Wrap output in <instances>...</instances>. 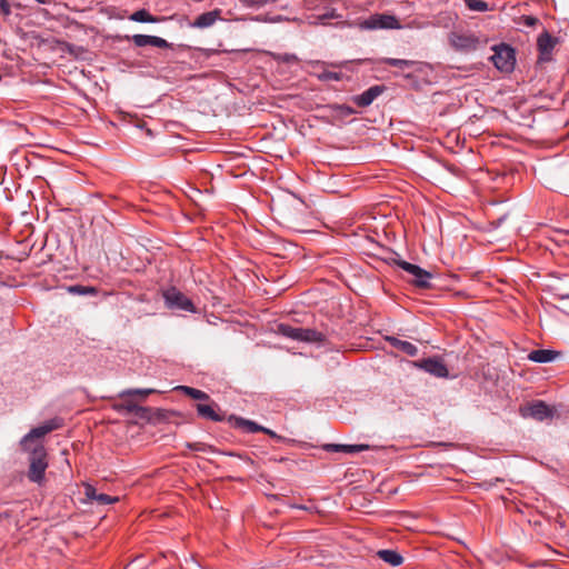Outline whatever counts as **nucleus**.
Here are the masks:
<instances>
[{
  "mask_svg": "<svg viewBox=\"0 0 569 569\" xmlns=\"http://www.w3.org/2000/svg\"><path fill=\"white\" fill-rule=\"evenodd\" d=\"M359 62H362V63H365V62H371V59H362V60H359Z\"/></svg>",
  "mask_w": 569,
  "mask_h": 569,
  "instance_id": "39",
  "label": "nucleus"
},
{
  "mask_svg": "<svg viewBox=\"0 0 569 569\" xmlns=\"http://www.w3.org/2000/svg\"><path fill=\"white\" fill-rule=\"evenodd\" d=\"M337 17H338V14H337L336 10H335V9H332V10H330V11H328V12H326V13H323V14L319 16V17H318V19H319L320 21H323V20H327V19H335V18H337Z\"/></svg>",
  "mask_w": 569,
  "mask_h": 569,
  "instance_id": "34",
  "label": "nucleus"
},
{
  "mask_svg": "<svg viewBox=\"0 0 569 569\" xmlns=\"http://www.w3.org/2000/svg\"><path fill=\"white\" fill-rule=\"evenodd\" d=\"M329 333L318 331L316 329L302 328L301 329V338L299 341L309 342V343H318L325 345L328 341Z\"/></svg>",
  "mask_w": 569,
  "mask_h": 569,
  "instance_id": "16",
  "label": "nucleus"
},
{
  "mask_svg": "<svg viewBox=\"0 0 569 569\" xmlns=\"http://www.w3.org/2000/svg\"><path fill=\"white\" fill-rule=\"evenodd\" d=\"M10 517H11V515H10V512H8V511H6V512H0V521H1L2 519H8V518H10Z\"/></svg>",
  "mask_w": 569,
  "mask_h": 569,
  "instance_id": "38",
  "label": "nucleus"
},
{
  "mask_svg": "<svg viewBox=\"0 0 569 569\" xmlns=\"http://www.w3.org/2000/svg\"><path fill=\"white\" fill-rule=\"evenodd\" d=\"M395 263L400 267L402 270L407 271L408 273H410L411 276H415L416 273H419L421 272V267L417 266V264H413V263H410L408 261H405V260H395Z\"/></svg>",
  "mask_w": 569,
  "mask_h": 569,
  "instance_id": "28",
  "label": "nucleus"
},
{
  "mask_svg": "<svg viewBox=\"0 0 569 569\" xmlns=\"http://www.w3.org/2000/svg\"><path fill=\"white\" fill-rule=\"evenodd\" d=\"M69 292L77 293V295H96L97 290L93 287H86V286H71L68 288Z\"/></svg>",
  "mask_w": 569,
  "mask_h": 569,
  "instance_id": "29",
  "label": "nucleus"
},
{
  "mask_svg": "<svg viewBox=\"0 0 569 569\" xmlns=\"http://www.w3.org/2000/svg\"><path fill=\"white\" fill-rule=\"evenodd\" d=\"M164 305L171 310H181L191 313L197 312V308L191 299L178 290L176 287H169L162 291Z\"/></svg>",
  "mask_w": 569,
  "mask_h": 569,
  "instance_id": "3",
  "label": "nucleus"
},
{
  "mask_svg": "<svg viewBox=\"0 0 569 569\" xmlns=\"http://www.w3.org/2000/svg\"><path fill=\"white\" fill-rule=\"evenodd\" d=\"M380 63L388 64L390 67H397L401 70L410 69V68H417V70H421L420 66L421 62L415 61V60H407V59H396V58H382L379 60Z\"/></svg>",
  "mask_w": 569,
  "mask_h": 569,
  "instance_id": "19",
  "label": "nucleus"
},
{
  "mask_svg": "<svg viewBox=\"0 0 569 569\" xmlns=\"http://www.w3.org/2000/svg\"><path fill=\"white\" fill-rule=\"evenodd\" d=\"M130 20L136 22H146V23H156L159 21V18L152 16L148 10L140 9L134 11L130 17Z\"/></svg>",
  "mask_w": 569,
  "mask_h": 569,
  "instance_id": "25",
  "label": "nucleus"
},
{
  "mask_svg": "<svg viewBox=\"0 0 569 569\" xmlns=\"http://www.w3.org/2000/svg\"><path fill=\"white\" fill-rule=\"evenodd\" d=\"M197 413L200 418L214 421V422H221L224 420V415L220 413V408L218 403L212 401L210 399V403H197L196 405Z\"/></svg>",
  "mask_w": 569,
  "mask_h": 569,
  "instance_id": "13",
  "label": "nucleus"
},
{
  "mask_svg": "<svg viewBox=\"0 0 569 569\" xmlns=\"http://www.w3.org/2000/svg\"><path fill=\"white\" fill-rule=\"evenodd\" d=\"M418 368L425 370L426 372L437 377V378H447L449 376V371L445 362L437 357H431L427 359H422L415 363Z\"/></svg>",
  "mask_w": 569,
  "mask_h": 569,
  "instance_id": "9",
  "label": "nucleus"
},
{
  "mask_svg": "<svg viewBox=\"0 0 569 569\" xmlns=\"http://www.w3.org/2000/svg\"><path fill=\"white\" fill-rule=\"evenodd\" d=\"M451 44L461 51H472L479 46V39L473 34H456L451 37Z\"/></svg>",
  "mask_w": 569,
  "mask_h": 569,
  "instance_id": "14",
  "label": "nucleus"
},
{
  "mask_svg": "<svg viewBox=\"0 0 569 569\" xmlns=\"http://www.w3.org/2000/svg\"><path fill=\"white\" fill-rule=\"evenodd\" d=\"M370 448L369 445H338V443H329L325 446L327 451L335 452H345V453H357L361 451H366Z\"/></svg>",
  "mask_w": 569,
  "mask_h": 569,
  "instance_id": "17",
  "label": "nucleus"
},
{
  "mask_svg": "<svg viewBox=\"0 0 569 569\" xmlns=\"http://www.w3.org/2000/svg\"><path fill=\"white\" fill-rule=\"evenodd\" d=\"M557 410L542 400H533L526 406L519 408V413L523 418H532L537 421L552 419Z\"/></svg>",
  "mask_w": 569,
  "mask_h": 569,
  "instance_id": "5",
  "label": "nucleus"
},
{
  "mask_svg": "<svg viewBox=\"0 0 569 569\" xmlns=\"http://www.w3.org/2000/svg\"><path fill=\"white\" fill-rule=\"evenodd\" d=\"M62 426L61 418H52L42 425L32 428L20 441V445L24 451L29 450L28 443L33 439L42 438L46 435L59 429Z\"/></svg>",
  "mask_w": 569,
  "mask_h": 569,
  "instance_id": "6",
  "label": "nucleus"
},
{
  "mask_svg": "<svg viewBox=\"0 0 569 569\" xmlns=\"http://www.w3.org/2000/svg\"><path fill=\"white\" fill-rule=\"evenodd\" d=\"M321 78L323 80L339 81V80H341V74L338 72L328 71V72H325Z\"/></svg>",
  "mask_w": 569,
  "mask_h": 569,
  "instance_id": "33",
  "label": "nucleus"
},
{
  "mask_svg": "<svg viewBox=\"0 0 569 569\" xmlns=\"http://www.w3.org/2000/svg\"><path fill=\"white\" fill-rule=\"evenodd\" d=\"M128 40H131L136 47L142 48L146 46H152L162 49H172L173 44L168 42L166 39L149 36V34H133L131 37H127Z\"/></svg>",
  "mask_w": 569,
  "mask_h": 569,
  "instance_id": "10",
  "label": "nucleus"
},
{
  "mask_svg": "<svg viewBox=\"0 0 569 569\" xmlns=\"http://www.w3.org/2000/svg\"><path fill=\"white\" fill-rule=\"evenodd\" d=\"M386 87L383 84H376L367 89L360 94L353 96L351 100L359 108L369 107L383 91Z\"/></svg>",
  "mask_w": 569,
  "mask_h": 569,
  "instance_id": "12",
  "label": "nucleus"
},
{
  "mask_svg": "<svg viewBox=\"0 0 569 569\" xmlns=\"http://www.w3.org/2000/svg\"><path fill=\"white\" fill-rule=\"evenodd\" d=\"M227 420L232 428L239 429L244 433L262 432L268 435L270 438L276 439L277 441H287L284 437L276 433L273 430L269 428L258 425L252 420L238 417L236 415H230Z\"/></svg>",
  "mask_w": 569,
  "mask_h": 569,
  "instance_id": "4",
  "label": "nucleus"
},
{
  "mask_svg": "<svg viewBox=\"0 0 569 569\" xmlns=\"http://www.w3.org/2000/svg\"><path fill=\"white\" fill-rule=\"evenodd\" d=\"M247 460H248L249 462H251V463L253 462V461H252V459H251V458H249V457H247Z\"/></svg>",
  "mask_w": 569,
  "mask_h": 569,
  "instance_id": "42",
  "label": "nucleus"
},
{
  "mask_svg": "<svg viewBox=\"0 0 569 569\" xmlns=\"http://www.w3.org/2000/svg\"><path fill=\"white\" fill-rule=\"evenodd\" d=\"M0 13L3 17H9L11 14V7L7 0H0Z\"/></svg>",
  "mask_w": 569,
  "mask_h": 569,
  "instance_id": "32",
  "label": "nucleus"
},
{
  "mask_svg": "<svg viewBox=\"0 0 569 569\" xmlns=\"http://www.w3.org/2000/svg\"><path fill=\"white\" fill-rule=\"evenodd\" d=\"M187 447L194 451H204L206 445L202 442L187 443Z\"/></svg>",
  "mask_w": 569,
  "mask_h": 569,
  "instance_id": "35",
  "label": "nucleus"
},
{
  "mask_svg": "<svg viewBox=\"0 0 569 569\" xmlns=\"http://www.w3.org/2000/svg\"><path fill=\"white\" fill-rule=\"evenodd\" d=\"M156 390L154 389H128V390H124L120 396L123 397V396H142V397H147L151 393H154Z\"/></svg>",
  "mask_w": 569,
  "mask_h": 569,
  "instance_id": "30",
  "label": "nucleus"
},
{
  "mask_svg": "<svg viewBox=\"0 0 569 569\" xmlns=\"http://www.w3.org/2000/svg\"><path fill=\"white\" fill-rule=\"evenodd\" d=\"M277 60L284 62V63H295V62H298V57L293 53H283V54H278Z\"/></svg>",
  "mask_w": 569,
  "mask_h": 569,
  "instance_id": "31",
  "label": "nucleus"
},
{
  "mask_svg": "<svg viewBox=\"0 0 569 569\" xmlns=\"http://www.w3.org/2000/svg\"><path fill=\"white\" fill-rule=\"evenodd\" d=\"M229 456H238V457H241L240 455H236L233 452H230Z\"/></svg>",
  "mask_w": 569,
  "mask_h": 569,
  "instance_id": "41",
  "label": "nucleus"
},
{
  "mask_svg": "<svg viewBox=\"0 0 569 569\" xmlns=\"http://www.w3.org/2000/svg\"><path fill=\"white\" fill-rule=\"evenodd\" d=\"M301 329L302 328L292 327L287 323H279L277 326V333L282 337L299 341L301 338Z\"/></svg>",
  "mask_w": 569,
  "mask_h": 569,
  "instance_id": "22",
  "label": "nucleus"
},
{
  "mask_svg": "<svg viewBox=\"0 0 569 569\" xmlns=\"http://www.w3.org/2000/svg\"><path fill=\"white\" fill-rule=\"evenodd\" d=\"M37 1H38L39 3H42V4L47 3V2H46V0H37Z\"/></svg>",
  "mask_w": 569,
  "mask_h": 569,
  "instance_id": "40",
  "label": "nucleus"
},
{
  "mask_svg": "<svg viewBox=\"0 0 569 569\" xmlns=\"http://www.w3.org/2000/svg\"><path fill=\"white\" fill-rule=\"evenodd\" d=\"M326 108L340 118H347L356 113V110L348 104L331 103Z\"/></svg>",
  "mask_w": 569,
  "mask_h": 569,
  "instance_id": "24",
  "label": "nucleus"
},
{
  "mask_svg": "<svg viewBox=\"0 0 569 569\" xmlns=\"http://www.w3.org/2000/svg\"><path fill=\"white\" fill-rule=\"evenodd\" d=\"M220 20H223L222 10L217 8L199 14L192 22L189 23V27L194 29H207Z\"/></svg>",
  "mask_w": 569,
  "mask_h": 569,
  "instance_id": "11",
  "label": "nucleus"
},
{
  "mask_svg": "<svg viewBox=\"0 0 569 569\" xmlns=\"http://www.w3.org/2000/svg\"><path fill=\"white\" fill-rule=\"evenodd\" d=\"M465 4L471 11L486 12L489 10V3L485 0H465Z\"/></svg>",
  "mask_w": 569,
  "mask_h": 569,
  "instance_id": "27",
  "label": "nucleus"
},
{
  "mask_svg": "<svg viewBox=\"0 0 569 569\" xmlns=\"http://www.w3.org/2000/svg\"><path fill=\"white\" fill-rule=\"evenodd\" d=\"M377 556L379 559L383 560L391 567H399L403 563V557L398 551L392 549L378 550Z\"/></svg>",
  "mask_w": 569,
  "mask_h": 569,
  "instance_id": "18",
  "label": "nucleus"
},
{
  "mask_svg": "<svg viewBox=\"0 0 569 569\" xmlns=\"http://www.w3.org/2000/svg\"><path fill=\"white\" fill-rule=\"evenodd\" d=\"M557 43V39L553 38L548 31H543L537 39V49L539 51L538 62H549L552 58V51Z\"/></svg>",
  "mask_w": 569,
  "mask_h": 569,
  "instance_id": "8",
  "label": "nucleus"
},
{
  "mask_svg": "<svg viewBox=\"0 0 569 569\" xmlns=\"http://www.w3.org/2000/svg\"><path fill=\"white\" fill-rule=\"evenodd\" d=\"M387 341L392 347H395L396 349L402 351L403 353H406L410 357H415L418 355V348L409 341L400 340L396 337H387Z\"/></svg>",
  "mask_w": 569,
  "mask_h": 569,
  "instance_id": "20",
  "label": "nucleus"
},
{
  "mask_svg": "<svg viewBox=\"0 0 569 569\" xmlns=\"http://www.w3.org/2000/svg\"><path fill=\"white\" fill-rule=\"evenodd\" d=\"M493 54L490 57L493 66L505 73H511L516 66V51L507 44L500 43L492 47Z\"/></svg>",
  "mask_w": 569,
  "mask_h": 569,
  "instance_id": "2",
  "label": "nucleus"
},
{
  "mask_svg": "<svg viewBox=\"0 0 569 569\" xmlns=\"http://www.w3.org/2000/svg\"><path fill=\"white\" fill-rule=\"evenodd\" d=\"M176 389L182 391L184 395L191 397L192 399L210 401V396L200 389L188 386H178Z\"/></svg>",
  "mask_w": 569,
  "mask_h": 569,
  "instance_id": "23",
  "label": "nucleus"
},
{
  "mask_svg": "<svg viewBox=\"0 0 569 569\" xmlns=\"http://www.w3.org/2000/svg\"><path fill=\"white\" fill-rule=\"evenodd\" d=\"M84 496L88 500L96 501L98 505H111L119 501V497H112L107 493H98L97 489L90 483L84 486Z\"/></svg>",
  "mask_w": 569,
  "mask_h": 569,
  "instance_id": "15",
  "label": "nucleus"
},
{
  "mask_svg": "<svg viewBox=\"0 0 569 569\" xmlns=\"http://www.w3.org/2000/svg\"><path fill=\"white\" fill-rule=\"evenodd\" d=\"M29 469L27 477L31 482L41 485L46 478L48 468V453L43 445H37L29 450Z\"/></svg>",
  "mask_w": 569,
  "mask_h": 569,
  "instance_id": "1",
  "label": "nucleus"
},
{
  "mask_svg": "<svg viewBox=\"0 0 569 569\" xmlns=\"http://www.w3.org/2000/svg\"><path fill=\"white\" fill-rule=\"evenodd\" d=\"M557 355L558 353L553 350L536 349L528 355V359L538 363H547L551 362L557 357Z\"/></svg>",
  "mask_w": 569,
  "mask_h": 569,
  "instance_id": "21",
  "label": "nucleus"
},
{
  "mask_svg": "<svg viewBox=\"0 0 569 569\" xmlns=\"http://www.w3.org/2000/svg\"><path fill=\"white\" fill-rule=\"evenodd\" d=\"M129 412H134V413H139L140 411H144V408L138 406V405H134V403H129L124 407Z\"/></svg>",
  "mask_w": 569,
  "mask_h": 569,
  "instance_id": "36",
  "label": "nucleus"
},
{
  "mask_svg": "<svg viewBox=\"0 0 569 569\" xmlns=\"http://www.w3.org/2000/svg\"><path fill=\"white\" fill-rule=\"evenodd\" d=\"M362 29L376 30V29H400L401 24L396 16L386 13L371 14L361 23Z\"/></svg>",
  "mask_w": 569,
  "mask_h": 569,
  "instance_id": "7",
  "label": "nucleus"
},
{
  "mask_svg": "<svg viewBox=\"0 0 569 569\" xmlns=\"http://www.w3.org/2000/svg\"><path fill=\"white\" fill-rule=\"evenodd\" d=\"M523 21L526 26L532 27L539 22V20L536 17L532 16H526L523 17Z\"/></svg>",
  "mask_w": 569,
  "mask_h": 569,
  "instance_id": "37",
  "label": "nucleus"
},
{
  "mask_svg": "<svg viewBox=\"0 0 569 569\" xmlns=\"http://www.w3.org/2000/svg\"><path fill=\"white\" fill-rule=\"evenodd\" d=\"M431 278H432V274L429 271L421 268V272L416 273L413 276L412 283L418 288L427 289V288L431 287V284H430Z\"/></svg>",
  "mask_w": 569,
  "mask_h": 569,
  "instance_id": "26",
  "label": "nucleus"
}]
</instances>
